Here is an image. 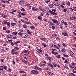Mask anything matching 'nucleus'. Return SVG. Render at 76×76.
Listing matches in <instances>:
<instances>
[{
  "label": "nucleus",
  "instance_id": "nucleus-1",
  "mask_svg": "<svg viewBox=\"0 0 76 76\" xmlns=\"http://www.w3.org/2000/svg\"><path fill=\"white\" fill-rule=\"evenodd\" d=\"M21 37L23 38H26L28 37V34H26L25 33H23Z\"/></svg>",
  "mask_w": 76,
  "mask_h": 76
},
{
  "label": "nucleus",
  "instance_id": "nucleus-2",
  "mask_svg": "<svg viewBox=\"0 0 76 76\" xmlns=\"http://www.w3.org/2000/svg\"><path fill=\"white\" fill-rule=\"evenodd\" d=\"M51 20L53 21V23H57V25H59V23L58 22V21H57V20L52 19Z\"/></svg>",
  "mask_w": 76,
  "mask_h": 76
},
{
  "label": "nucleus",
  "instance_id": "nucleus-3",
  "mask_svg": "<svg viewBox=\"0 0 76 76\" xmlns=\"http://www.w3.org/2000/svg\"><path fill=\"white\" fill-rule=\"evenodd\" d=\"M31 72L34 75H37L38 73V72L37 70H34L31 71Z\"/></svg>",
  "mask_w": 76,
  "mask_h": 76
},
{
  "label": "nucleus",
  "instance_id": "nucleus-4",
  "mask_svg": "<svg viewBox=\"0 0 76 76\" xmlns=\"http://www.w3.org/2000/svg\"><path fill=\"white\" fill-rule=\"evenodd\" d=\"M56 11V10L55 9H53L52 10V14L53 15H57V14L55 12Z\"/></svg>",
  "mask_w": 76,
  "mask_h": 76
},
{
  "label": "nucleus",
  "instance_id": "nucleus-5",
  "mask_svg": "<svg viewBox=\"0 0 76 76\" xmlns=\"http://www.w3.org/2000/svg\"><path fill=\"white\" fill-rule=\"evenodd\" d=\"M36 69H37L39 70H40V71H42V69L39 67H37V66H36L35 67Z\"/></svg>",
  "mask_w": 76,
  "mask_h": 76
},
{
  "label": "nucleus",
  "instance_id": "nucleus-6",
  "mask_svg": "<svg viewBox=\"0 0 76 76\" xmlns=\"http://www.w3.org/2000/svg\"><path fill=\"white\" fill-rule=\"evenodd\" d=\"M53 4L54 5H55V6H60V3H59L58 2H53Z\"/></svg>",
  "mask_w": 76,
  "mask_h": 76
},
{
  "label": "nucleus",
  "instance_id": "nucleus-7",
  "mask_svg": "<svg viewBox=\"0 0 76 76\" xmlns=\"http://www.w3.org/2000/svg\"><path fill=\"white\" fill-rule=\"evenodd\" d=\"M71 67L73 70H76V66H71Z\"/></svg>",
  "mask_w": 76,
  "mask_h": 76
},
{
  "label": "nucleus",
  "instance_id": "nucleus-8",
  "mask_svg": "<svg viewBox=\"0 0 76 76\" xmlns=\"http://www.w3.org/2000/svg\"><path fill=\"white\" fill-rule=\"evenodd\" d=\"M7 37L8 38H12L13 37H12V35H11L9 34L7 36Z\"/></svg>",
  "mask_w": 76,
  "mask_h": 76
},
{
  "label": "nucleus",
  "instance_id": "nucleus-9",
  "mask_svg": "<svg viewBox=\"0 0 76 76\" xmlns=\"http://www.w3.org/2000/svg\"><path fill=\"white\" fill-rule=\"evenodd\" d=\"M25 1H20V3L21 4H25Z\"/></svg>",
  "mask_w": 76,
  "mask_h": 76
},
{
  "label": "nucleus",
  "instance_id": "nucleus-10",
  "mask_svg": "<svg viewBox=\"0 0 76 76\" xmlns=\"http://www.w3.org/2000/svg\"><path fill=\"white\" fill-rule=\"evenodd\" d=\"M46 58L48 60H50V61H51V57H47Z\"/></svg>",
  "mask_w": 76,
  "mask_h": 76
},
{
  "label": "nucleus",
  "instance_id": "nucleus-11",
  "mask_svg": "<svg viewBox=\"0 0 76 76\" xmlns=\"http://www.w3.org/2000/svg\"><path fill=\"white\" fill-rule=\"evenodd\" d=\"M62 35H64V36H68V34L66 33H62Z\"/></svg>",
  "mask_w": 76,
  "mask_h": 76
},
{
  "label": "nucleus",
  "instance_id": "nucleus-12",
  "mask_svg": "<svg viewBox=\"0 0 76 76\" xmlns=\"http://www.w3.org/2000/svg\"><path fill=\"white\" fill-rule=\"evenodd\" d=\"M66 50L65 49L63 48L61 50V51H62V53H64V52H65Z\"/></svg>",
  "mask_w": 76,
  "mask_h": 76
},
{
  "label": "nucleus",
  "instance_id": "nucleus-13",
  "mask_svg": "<svg viewBox=\"0 0 76 76\" xmlns=\"http://www.w3.org/2000/svg\"><path fill=\"white\" fill-rule=\"evenodd\" d=\"M69 76H75V74L70 73L69 74Z\"/></svg>",
  "mask_w": 76,
  "mask_h": 76
},
{
  "label": "nucleus",
  "instance_id": "nucleus-14",
  "mask_svg": "<svg viewBox=\"0 0 76 76\" xmlns=\"http://www.w3.org/2000/svg\"><path fill=\"white\" fill-rule=\"evenodd\" d=\"M48 74H49V75H50V76H53V75H54L53 74V73H51V72H48Z\"/></svg>",
  "mask_w": 76,
  "mask_h": 76
},
{
  "label": "nucleus",
  "instance_id": "nucleus-15",
  "mask_svg": "<svg viewBox=\"0 0 76 76\" xmlns=\"http://www.w3.org/2000/svg\"><path fill=\"white\" fill-rule=\"evenodd\" d=\"M48 65L49 66H50V67H52V68H53V67H54V66H53V65H52V64H48Z\"/></svg>",
  "mask_w": 76,
  "mask_h": 76
},
{
  "label": "nucleus",
  "instance_id": "nucleus-16",
  "mask_svg": "<svg viewBox=\"0 0 76 76\" xmlns=\"http://www.w3.org/2000/svg\"><path fill=\"white\" fill-rule=\"evenodd\" d=\"M7 26H8L9 27H10V23L9 22H8L7 23Z\"/></svg>",
  "mask_w": 76,
  "mask_h": 76
},
{
  "label": "nucleus",
  "instance_id": "nucleus-17",
  "mask_svg": "<svg viewBox=\"0 0 76 76\" xmlns=\"http://www.w3.org/2000/svg\"><path fill=\"white\" fill-rule=\"evenodd\" d=\"M27 32H28V34H29L30 35H31V31H29V30H27Z\"/></svg>",
  "mask_w": 76,
  "mask_h": 76
},
{
  "label": "nucleus",
  "instance_id": "nucleus-18",
  "mask_svg": "<svg viewBox=\"0 0 76 76\" xmlns=\"http://www.w3.org/2000/svg\"><path fill=\"white\" fill-rule=\"evenodd\" d=\"M4 69V68L3 67V66H0V70H3Z\"/></svg>",
  "mask_w": 76,
  "mask_h": 76
},
{
  "label": "nucleus",
  "instance_id": "nucleus-19",
  "mask_svg": "<svg viewBox=\"0 0 76 76\" xmlns=\"http://www.w3.org/2000/svg\"><path fill=\"white\" fill-rule=\"evenodd\" d=\"M39 9L41 10H42V11H43V12H44V9H42V8H41V7H39Z\"/></svg>",
  "mask_w": 76,
  "mask_h": 76
},
{
  "label": "nucleus",
  "instance_id": "nucleus-20",
  "mask_svg": "<svg viewBox=\"0 0 76 76\" xmlns=\"http://www.w3.org/2000/svg\"><path fill=\"white\" fill-rule=\"evenodd\" d=\"M11 25L12 26H15V25H16V23H12L11 24Z\"/></svg>",
  "mask_w": 76,
  "mask_h": 76
},
{
  "label": "nucleus",
  "instance_id": "nucleus-21",
  "mask_svg": "<svg viewBox=\"0 0 76 76\" xmlns=\"http://www.w3.org/2000/svg\"><path fill=\"white\" fill-rule=\"evenodd\" d=\"M63 56H64L65 57H69V56L68 55H65V54H63Z\"/></svg>",
  "mask_w": 76,
  "mask_h": 76
},
{
  "label": "nucleus",
  "instance_id": "nucleus-22",
  "mask_svg": "<svg viewBox=\"0 0 76 76\" xmlns=\"http://www.w3.org/2000/svg\"><path fill=\"white\" fill-rule=\"evenodd\" d=\"M42 45H43L44 47H47V45L45 44L44 43H42Z\"/></svg>",
  "mask_w": 76,
  "mask_h": 76
},
{
  "label": "nucleus",
  "instance_id": "nucleus-23",
  "mask_svg": "<svg viewBox=\"0 0 76 76\" xmlns=\"http://www.w3.org/2000/svg\"><path fill=\"white\" fill-rule=\"evenodd\" d=\"M66 4L68 6H70V2L69 1H66Z\"/></svg>",
  "mask_w": 76,
  "mask_h": 76
},
{
  "label": "nucleus",
  "instance_id": "nucleus-24",
  "mask_svg": "<svg viewBox=\"0 0 76 76\" xmlns=\"http://www.w3.org/2000/svg\"><path fill=\"white\" fill-rule=\"evenodd\" d=\"M12 34H14V35H17V34H18V32H14L12 33Z\"/></svg>",
  "mask_w": 76,
  "mask_h": 76
},
{
  "label": "nucleus",
  "instance_id": "nucleus-25",
  "mask_svg": "<svg viewBox=\"0 0 76 76\" xmlns=\"http://www.w3.org/2000/svg\"><path fill=\"white\" fill-rule=\"evenodd\" d=\"M38 51H39V52H40V53H42V50L39 49L37 50Z\"/></svg>",
  "mask_w": 76,
  "mask_h": 76
},
{
  "label": "nucleus",
  "instance_id": "nucleus-26",
  "mask_svg": "<svg viewBox=\"0 0 76 76\" xmlns=\"http://www.w3.org/2000/svg\"><path fill=\"white\" fill-rule=\"evenodd\" d=\"M30 28L32 29H35V28L34 26H31L30 27Z\"/></svg>",
  "mask_w": 76,
  "mask_h": 76
},
{
  "label": "nucleus",
  "instance_id": "nucleus-27",
  "mask_svg": "<svg viewBox=\"0 0 76 76\" xmlns=\"http://www.w3.org/2000/svg\"><path fill=\"white\" fill-rule=\"evenodd\" d=\"M38 18L39 20H42V18H41L40 16H39Z\"/></svg>",
  "mask_w": 76,
  "mask_h": 76
},
{
  "label": "nucleus",
  "instance_id": "nucleus-28",
  "mask_svg": "<svg viewBox=\"0 0 76 76\" xmlns=\"http://www.w3.org/2000/svg\"><path fill=\"white\" fill-rule=\"evenodd\" d=\"M22 61L23 62V63H27L28 62L26 61L25 60L23 59L22 60Z\"/></svg>",
  "mask_w": 76,
  "mask_h": 76
},
{
  "label": "nucleus",
  "instance_id": "nucleus-29",
  "mask_svg": "<svg viewBox=\"0 0 76 76\" xmlns=\"http://www.w3.org/2000/svg\"><path fill=\"white\" fill-rule=\"evenodd\" d=\"M56 57L58 58H60V55H58Z\"/></svg>",
  "mask_w": 76,
  "mask_h": 76
},
{
  "label": "nucleus",
  "instance_id": "nucleus-30",
  "mask_svg": "<svg viewBox=\"0 0 76 76\" xmlns=\"http://www.w3.org/2000/svg\"><path fill=\"white\" fill-rule=\"evenodd\" d=\"M35 9H36V8L35 7H33L32 8V10L34 11L35 10Z\"/></svg>",
  "mask_w": 76,
  "mask_h": 76
},
{
  "label": "nucleus",
  "instance_id": "nucleus-31",
  "mask_svg": "<svg viewBox=\"0 0 76 76\" xmlns=\"http://www.w3.org/2000/svg\"><path fill=\"white\" fill-rule=\"evenodd\" d=\"M55 28V26H53L52 27V29L53 30H54V29Z\"/></svg>",
  "mask_w": 76,
  "mask_h": 76
},
{
  "label": "nucleus",
  "instance_id": "nucleus-32",
  "mask_svg": "<svg viewBox=\"0 0 76 76\" xmlns=\"http://www.w3.org/2000/svg\"><path fill=\"white\" fill-rule=\"evenodd\" d=\"M52 53L54 54V55H56L55 53L53 51H52Z\"/></svg>",
  "mask_w": 76,
  "mask_h": 76
},
{
  "label": "nucleus",
  "instance_id": "nucleus-33",
  "mask_svg": "<svg viewBox=\"0 0 76 76\" xmlns=\"http://www.w3.org/2000/svg\"><path fill=\"white\" fill-rule=\"evenodd\" d=\"M41 66H42L43 67H45V66H46V65L45 64H41Z\"/></svg>",
  "mask_w": 76,
  "mask_h": 76
},
{
  "label": "nucleus",
  "instance_id": "nucleus-34",
  "mask_svg": "<svg viewBox=\"0 0 76 76\" xmlns=\"http://www.w3.org/2000/svg\"><path fill=\"white\" fill-rule=\"evenodd\" d=\"M68 61L66 60H65V61L64 62V63H65L66 64H67V63H68Z\"/></svg>",
  "mask_w": 76,
  "mask_h": 76
},
{
  "label": "nucleus",
  "instance_id": "nucleus-35",
  "mask_svg": "<svg viewBox=\"0 0 76 76\" xmlns=\"http://www.w3.org/2000/svg\"><path fill=\"white\" fill-rule=\"evenodd\" d=\"M73 10H74L75 11H76V7H73Z\"/></svg>",
  "mask_w": 76,
  "mask_h": 76
},
{
  "label": "nucleus",
  "instance_id": "nucleus-36",
  "mask_svg": "<svg viewBox=\"0 0 76 76\" xmlns=\"http://www.w3.org/2000/svg\"><path fill=\"white\" fill-rule=\"evenodd\" d=\"M53 65L54 67H56L57 66V64H53Z\"/></svg>",
  "mask_w": 76,
  "mask_h": 76
},
{
  "label": "nucleus",
  "instance_id": "nucleus-37",
  "mask_svg": "<svg viewBox=\"0 0 76 76\" xmlns=\"http://www.w3.org/2000/svg\"><path fill=\"white\" fill-rule=\"evenodd\" d=\"M49 12H50V13H51V14H53V12H52V11H51V10H49Z\"/></svg>",
  "mask_w": 76,
  "mask_h": 76
},
{
  "label": "nucleus",
  "instance_id": "nucleus-38",
  "mask_svg": "<svg viewBox=\"0 0 76 76\" xmlns=\"http://www.w3.org/2000/svg\"><path fill=\"white\" fill-rule=\"evenodd\" d=\"M3 29L4 31H6V27H3Z\"/></svg>",
  "mask_w": 76,
  "mask_h": 76
},
{
  "label": "nucleus",
  "instance_id": "nucleus-39",
  "mask_svg": "<svg viewBox=\"0 0 76 76\" xmlns=\"http://www.w3.org/2000/svg\"><path fill=\"white\" fill-rule=\"evenodd\" d=\"M18 34L19 35H22V34H23V33L21 32H19Z\"/></svg>",
  "mask_w": 76,
  "mask_h": 76
},
{
  "label": "nucleus",
  "instance_id": "nucleus-40",
  "mask_svg": "<svg viewBox=\"0 0 76 76\" xmlns=\"http://www.w3.org/2000/svg\"><path fill=\"white\" fill-rule=\"evenodd\" d=\"M23 28H27L26 26V25L25 24L23 26Z\"/></svg>",
  "mask_w": 76,
  "mask_h": 76
},
{
  "label": "nucleus",
  "instance_id": "nucleus-41",
  "mask_svg": "<svg viewBox=\"0 0 76 76\" xmlns=\"http://www.w3.org/2000/svg\"><path fill=\"white\" fill-rule=\"evenodd\" d=\"M10 43H11V45H12V46H13V45H14V44H13V42H11Z\"/></svg>",
  "mask_w": 76,
  "mask_h": 76
},
{
  "label": "nucleus",
  "instance_id": "nucleus-42",
  "mask_svg": "<svg viewBox=\"0 0 76 76\" xmlns=\"http://www.w3.org/2000/svg\"><path fill=\"white\" fill-rule=\"evenodd\" d=\"M21 15H22V16H25L26 15V14H24L23 13H22L21 14Z\"/></svg>",
  "mask_w": 76,
  "mask_h": 76
},
{
  "label": "nucleus",
  "instance_id": "nucleus-43",
  "mask_svg": "<svg viewBox=\"0 0 76 76\" xmlns=\"http://www.w3.org/2000/svg\"><path fill=\"white\" fill-rule=\"evenodd\" d=\"M21 10H23V11L25 12V9H24V8H22V9Z\"/></svg>",
  "mask_w": 76,
  "mask_h": 76
},
{
  "label": "nucleus",
  "instance_id": "nucleus-44",
  "mask_svg": "<svg viewBox=\"0 0 76 76\" xmlns=\"http://www.w3.org/2000/svg\"><path fill=\"white\" fill-rule=\"evenodd\" d=\"M72 65H73L74 66H75V65H76V63H72Z\"/></svg>",
  "mask_w": 76,
  "mask_h": 76
},
{
  "label": "nucleus",
  "instance_id": "nucleus-45",
  "mask_svg": "<svg viewBox=\"0 0 76 76\" xmlns=\"http://www.w3.org/2000/svg\"><path fill=\"white\" fill-rule=\"evenodd\" d=\"M45 2L46 3H48V2H50V0H45Z\"/></svg>",
  "mask_w": 76,
  "mask_h": 76
},
{
  "label": "nucleus",
  "instance_id": "nucleus-46",
  "mask_svg": "<svg viewBox=\"0 0 76 76\" xmlns=\"http://www.w3.org/2000/svg\"><path fill=\"white\" fill-rule=\"evenodd\" d=\"M51 46L52 47H55V45H51Z\"/></svg>",
  "mask_w": 76,
  "mask_h": 76
},
{
  "label": "nucleus",
  "instance_id": "nucleus-47",
  "mask_svg": "<svg viewBox=\"0 0 76 76\" xmlns=\"http://www.w3.org/2000/svg\"><path fill=\"white\" fill-rule=\"evenodd\" d=\"M54 35L52 34V35H51L50 37H51V38H53V37H54Z\"/></svg>",
  "mask_w": 76,
  "mask_h": 76
},
{
  "label": "nucleus",
  "instance_id": "nucleus-48",
  "mask_svg": "<svg viewBox=\"0 0 76 76\" xmlns=\"http://www.w3.org/2000/svg\"><path fill=\"white\" fill-rule=\"evenodd\" d=\"M62 45L64 46V47H67V45H65V44L64 43H63L62 44Z\"/></svg>",
  "mask_w": 76,
  "mask_h": 76
},
{
  "label": "nucleus",
  "instance_id": "nucleus-49",
  "mask_svg": "<svg viewBox=\"0 0 76 76\" xmlns=\"http://www.w3.org/2000/svg\"><path fill=\"white\" fill-rule=\"evenodd\" d=\"M15 51V50L14 49H13L11 50V52H14Z\"/></svg>",
  "mask_w": 76,
  "mask_h": 76
},
{
  "label": "nucleus",
  "instance_id": "nucleus-50",
  "mask_svg": "<svg viewBox=\"0 0 76 76\" xmlns=\"http://www.w3.org/2000/svg\"><path fill=\"white\" fill-rule=\"evenodd\" d=\"M54 24L53 23H52L50 24L51 26H54Z\"/></svg>",
  "mask_w": 76,
  "mask_h": 76
},
{
  "label": "nucleus",
  "instance_id": "nucleus-51",
  "mask_svg": "<svg viewBox=\"0 0 76 76\" xmlns=\"http://www.w3.org/2000/svg\"><path fill=\"white\" fill-rule=\"evenodd\" d=\"M64 68H66V69H69V68H68V67L66 66H64Z\"/></svg>",
  "mask_w": 76,
  "mask_h": 76
},
{
  "label": "nucleus",
  "instance_id": "nucleus-52",
  "mask_svg": "<svg viewBox=\"0 0 76 76\" xmlns=\"http://www.w3.org/2000/svg\"><path fill=\"white\" fill-rule=\"evenodd\" d=\"M43 20L45 22H47V19H44Z\"/></svg>",
  "mask_w": 76,
  "mask_h": 76
},
{
  "label": "nucleus",
  "instance_id": "nucleus-53",
  "mask_svg": "<svg viewBox=\"0 0 76 76\" xmlns=\"http://www.w3.org/2000/svg\"><path fill=\"white\" fill-rule=\"evenodd\" d=\"M1 1H2V2H3V3H5V2H6V1H3V0H1Z\"/></svg>",
  "mask_w": 76,
  "mask_h": 76
},
{
  "label": "nucleus",
  "instance_id": "nucleus-54",
  "mask_svg": "<svg viewBox=\"0 0 76 76\" xmlns=\"http://www.w3.org/2000/svg\"><path fill=\"white\" fill-rule=\"evenodd\" d=\"M4 24L5 25H6V23H7V21H4Z\"/></svg>",
  "mask_w": 76,
  "mask_h": 76
},
{
  "label": "nucleus",
  "instance_id": "nucleus-55",
  "mask_svg": "<svg viewBox=\"0 0 76 76\" xmlns=\"http://www.w3.org/2000/svg\"><path fill=\"white\" fill-rule=\"evenodd\" d=\"M61 7H62L63 8H64H64H65L61 4Z\"/></svg>",
  "mask_w": 76,
  "mask_h": 76
},
{
  "label": "nucleus",
  "instance_id": "nucleus-56",
  "mask_svg": "<svg viewBox=\"0 0 76 76\" xmlns=\"http://www.w3.org/2000/svg\"><path fill=\"white\" fill-rule=\"evenodd\" d=\"M69 25H71V26H72V23H71V22H69Z\"/></svg>",
  "mask_w": 76,
  "mask_h": 76
},
{
  "label": "nucleus",
  "instance_id": "nucleus-57",
  "mask_svg": "<svg viewBox=\"0 0 76 76\" xmlns=\"http://www.w3.org/2000/svg\"><path fill=\"white\" fill-rule=\"evenodd\" d=\"M19 31L21 32H23V30H19Z\"/></svg>",
  "mask_w": 76,
  "mask_h": 76
},
{
  "label": "nucleus",
  "instance_id": "nucleus-58",
  "mask_svg": "<svg viewBox=\"0 0 76 76\" xmlns=\"http://www.w3.org/2000/svg\"><path fill=\"white\" fill-rule=\"evenodd\" d=\"M64 25H65L66 26H67V24L66 22H65L64 23Z\"/></svg>",
  "mask_w": 76,
  "mask_h": 76
},
{
  "label": "nucleus",
  "instance_id": "nucleus-59",
  "mask_svg": "<svg viewBox=\"0 0 76 76\" xmlns=\"http://www.w3.org/2000/svg\"><path fill=\"white\" fill-rule=\"evenodd\" d=\"M43 14L42 13H41L40 14V16H43Z\"/></svg>",
  "mask_w": 76,
  "mask_h": 76
},
{
  "label": "nucleus",
  "instance_id": "nucleus-60",
  "mask_svg": "<svg viewBox=\"0 0 76 76\" xmlns=\"http://www.w3.org/2000/svg\"><path fill=\"white\" fill-rule=\"evenodd\" d=\"M49 7H50L51 8L52 7H53V6H52L51 4H50L49 5Z\"/></svg>",
  "mask_w": 76,
  "mask_h": 76
},
{
  "label": "nucleus",
  "instance_id": "nucleus-61",
  "mask_svg": "<svg viewBox=\"0 0 76 76\" xmlns=\"http://www.w3.org/2000/svg\"><path fill=\"white\" fill-rule=\"evenodd\" d=\"M55 48H57V49H59V48H58V46H57V45H55Z\"/></svg>",
  "mask_w": 76,
  "mask_h": 76
},
{
  "label": "nucleus",
  "instance_id": "nucleus-62",
  "mask_svg": "<svg viewBox=\"0 0 76 76\" xmlns=\"http://www.w3.org/2000/svg\"><path fill=\"white\" fill-rule=\"evenodd\" d=\"M73 28H76V25H73Z\"/></svg>",
  "mask_w": 76,
  "mask_h": 76
},
{
  "label": "nucleus",
  "instance_id": "nucleus-63",
  "mask_svg": "<svg viewBox=\"0 0 76 76\" xmlns=\"http://www.w3.org/2000/svg\"><path fill=\"white\" fill-rule=\"evenodd\" d=\"M7 15H4V16L3 17V18H7Z\"/></svg>",
  "mask_w": 76,
  "mask_h": 76
},
{
  "label": "nucleus",
  "instance_id": "nucleus-64",
  "mask_svg": "<svg viewBox=\"0 0 76 76\" xmlns=\"http://www.w3.org/2000/svg\"><path fill=\"white\" fill-rule=\"evenodd\" d=\"M15 48L16 50H18L19 49V48H18V47H15Z\"/></svg>",
  "mask_w": 76,
  "mask_h": 76
}]
</instances>
